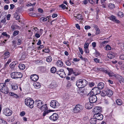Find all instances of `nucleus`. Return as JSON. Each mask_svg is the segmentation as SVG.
Masks as SVG:
<instances>
[{"label": "nucleus", "instance_id": "obj_1", "mask_svg": "<svg viewBox=\"0 0 124 124\" xmlns=\"http://www.w3.org/2000/svg\"><path fill=\"white\" fill-rule=\"evenodd\" d=\"M87 83V82L86 80L81 79L77 81L76 85L79 88H82L85 87Z\"/></svg>", "mask_w": 124, "mask_h": 124}, {"label": "nucleus", "instance_id": "obj_2", "mask_svg": "<svg viewBox=\"0 0 124 124\" xmlns=\"http://www.w3.org/2000/svg\"><path fill=\"white\" fill-rule=\"evenodd\" d=\"M25 104L27 106H29L31 108H33L34 106V101L30 98H27L26 99L25 101Z\"/></svg>", "mask_w": 124, "mask_h": 124}, {"label": "nucleus", "instance_id": "obj_3", "mask_svg": "<svg viewBox=\"0 0 124 124\" xmlns=\"http://www.w3.org/2000/svg\"><path fill=\"white\" fill-rule=\"evenodd\" d=\"M113 93V92L111 90L108 89L101 92V95L103 96L107 95L108 96L110 97L111 96Z\"/></svg>", "mask_w": 124, "mask_h": 124}, {"label": "nucleus", "instance_id": "obj_4", "mask_svg": "<svg viewBox=\"0 0 124 124\" xmlns=\"http://www.w3.org/2000/svg\"><path fill=\"white\" fill-rule=\"evenodd\" d=\"M11 76L12 78L16 79L22 78L23 77V74L20 72H14L11 73Z\"/></svg>", "mask_w": 124, "mask_h": 124}, {"label": "nucleus", "instance_id": "obj_5", "mask_svg": "<svg viewBox=\"0 0 124 124\" xmlns=\"http://www.w3.org/2000/svg\"><path fill=\"white\" fill-rule=\"evenodd\" d=\"M100 92V90L98 87H95L92 89L91 92L88 94V96H89L91 94H92V93L93 94V95H95L99 93Z\"/></svg>", "mask_w": 124, "mask_h": 124}, {"label": "nucleus", "instance_id": "obj_6", "mask_svg": "<svg viewBox=\"0 0 124 124\" xmlns=\"http://www.w3.org/2000/svg\"><path fill=\"white\" fill-rule=\"evenodd\" d=\"M97 69L100 71H103L107 74H108L109 76L112 77L115 76V75L113 72L111 71H108L107 70H105L104 68H97Z\"/></svg>", "mask_w": 124, "mask_h": 124}, {"label": "nucleus", "instance_id": "obj_7", "mask_svg": "<svg viewBox=\"0 0 124 124\" xmlns=\"http://www.w3.org/2000/svg\"><path fill=\"white\" fill-rule=\"evenodd\" d=\"M83 109V107L81 105L78 104L75 106L73 109L74 112L75 113H78L81 111Z\"/></svg>", "mask_w": 124, "mask_h": 124}, {"label": "nucleus", "instance_id": "obj_8", "mask_svg": "<svg viewBox=\"0 0 124 124\" xmlns=\"http://www.w3.org/2000/svg\"><path fill=\"white\" fill-rule=\"evenodd\" d=\"M89 96V100L91 103L93 104L95 102L97 101V98L95 95L91 94Z\"/></svg>", "mask_w": 124, "mask_h": 124}, {"label": "nucleus", "instance_id": "obj_9", "mask_svg": "<svg viewBox=\"0 0 124 124\" xmlns=\"http://www.w3.org/2000/svg\"><path fill=\"white\" fill-rule=\"evenodd\" d=\"M50 106L53 108H58L59 106L58 102L54 100L52 101L50 103Z\"/></svg>", "mask_w": 124, "mask_h": 124}, {"label": "nucleus", "instance_id": "obj_10", "mask_svg": "<svg viewBox=\"0 0 124 124\" xmlns=\"http://www.w3.org/2000/svg\"><path fill=\"white\" fill-rule=\"evenodd\" d=\"M4 115L7 116H10L12 113V111L8 108H6L5 109L3 112Z\"/></svg>", "mask_w": 124, "mask_h": 124}, {"label": "nucleus", "instance_id": "obj_11", "mask_svg": "<svg viewBox=\"0 0 124 124\" xmlns=\"http://www.w3.org/2000/svg\"><path fill=\"white\" fill-rule=\"evenodd\" d=\"M56 73L62 78H65L66 76V74L64 71V70L62 69L57 71Z\"/></svg>", "mask_w": 124, "mask_h": 124}, {"label": "nucleus", "instance_id": "obj_12", "mask_svg": "<svg viewBox=\"0 0 124 124\" xmlns=\"http://www.w3.org/2000/svg\"><path fill=\"white\" fill-rule=\"evenodd\" d=\"M108 18L110 20L115 23H119L120 21L116 19V17L115 16L112 15L110 17H108Z\"/></svg>", "mask_w": 124, "mask_h": 124}, {"label": "nucleus", "instance_id": "obj_13", "mask_svg": "<svg viewBox=\"0 0 124 124\" xmlns=\"http://www.w3.org/2000/svg\"><path fill=\"white\" fill-rule=\"evenodd\" d=\"M94 117L97 120H102L103 118V116L101 114L96 113L94 115Z\"/></svg>", "mask_w": 124, "mask_h": 124}, {"label": "nucleus", "instance_id": "obj_14", "mask_svg": "<svg viewBox=\"0 0 124 124\" xmlns=\"http://www.w3.org/2000/svg\"><path fill=\"white\" fill-rule=\"evenodd\" d=\"M58 116L56 113H54L50 117V119L51 120L55 121L58 119Z\"/></svg>", "mask_w": 124, "mask_h": 124}, {"label": "nucleus", "instance_id": "obj_15", "mask_svg": "<svg viewBox=\"0 0 124 124\" xmlns=\"http://www.w3.org/2000/svg\"><path fill=\"white\" fill-rule=\"evenodd\" d=\"M35 104L36 105L37 107L39 108L42 105V104H43V102L42 101L37 100L35 101Z\"/></svg>", "mask_w": 124, "mask_h": 124}, {"label": "nucleus", "instance_id": "obj_16", "mask_svg": "<svg viewBox=\"0 0 124 124\" xmlns=\"http://www.w3.org/2000/svg\"><path fill=\"white\" fill-rule=\"evenodd\" d=\"M101 107L98 106H96L93 109V112H94V114L96 113H99L101 112Z\"/></svg>", "mask_w": 124, "mask_h": 124}, {"label": "nucleus", "instance_id": "obj_17", "mask_svg": "<svg viewBox=\"0 0 124 124\" xmlns=\"http://www.w3.org/2000/svg\"><path fill=\"white\" fill-rule=\"evenodd\" d=\"M30 78L33 81H36L39 79V77L37 75L33 74L31 76Z\"/></svg>", "mask_w": 124, "mask_h": 124}, {"label": "nucleus", "instance_id": "obj_18", "mask_svg": "<svg viewBox=\"0 0 124 124\" xmlns=\"http://www.w3.org/2000/svg\"><path fill=\"white\" fill-rule=\"evenodd\" d=\"M93 105V104L89 102H87L85 104V107L87 109H90L92 108Z\"/></svg>", "mask_w": 124, "mask_h": 124}, {"label": "nucleus", "instance_id": "obj_19", "mask_svg": "<svg viewBox=\"0 0 124 124\" xmlns=\"http://www.w3.org/2000/svg\"><path fill=\"white\" fill-rule=\"evenodd\" d=\"M57 86L56 82L54 81H52L50 85L49 86L51 88H55Z\"/></svg>", "mask_w": 124, "mask_h": 124}, {"label": "nucleus", "instance_id": "obj_20", "mask_svg": "<svg viewBox=\"0 0 124 124\" xmlns=\"http://www.w3.org/2000/svg\"><path fill=\"white\" fill-rule=\"evenodd\" d=\"M0 91L3 93L7 94L8 93L9 91L8 88L6 86V87H5Z\"/></svg>", "mask_w": 124, "mask_h": 124}, {"label": "nucleus", "instance_id": "obj_21", "mask_svg": "<svg viewBox=\"0 0 124 124\" xmlns=\"http://www.w3.org/2000/svg\"><path fill=\"white\" fill-rule=\"evenodd\" d=\"M33 85L37 89H39L41 86L40 84L37 82H36L34 83Z\"/></svg>", "mask_w": 124, "mask_h": 124}, {"label": "nucleus", "instance_id": "obj_22", "mask_svg": "<svg viewBox=\"0 0 124 124\" xmlns=\"http://www.w3.org/2000/svg\"><path fill=\"white\" fill-rule=\"evenodd\" d=\"M39 109L42 111L48 110V108L46 104L42 105Z\"/></svg>", "mask_w": 124, "mask_h": 124}, {"label": "nucleus", "instance_id": "obj_23", "mask_svg": "<svg viewBox=\"0 0 124 124\" xmlns=\"http://www.w3.org/2000/svg\"><path fill=\"white\" fill-rule=\"evenodd\" d=\"M104 87V84L102 82L99 83L97 85V87L100 90L103 89Z\"/></svg>", "mask_w": 124, "mask_h": 124}, {"label": "nucleus", "instance_id": "obj_24", "mask_svg": "<svg viewBox=\"0 0 124 124\" xmlns=\"http://www.w3.org/2000/svg\"><path fill=\"white\" fill-rule=\"evenodd\" d=\"M115 54L113 53H111L107 54V56L109 58L113 59L114 58L115 56Z\"/></svg>", "mask_w": 124, "mask_h": 124}, {"label": "nucleus", "instance_id": "obj_25", "mask_svg": "<svg viewBox=\"0 0 124 124\" xmlns=\"http://www.w3.org/2000/svg\"><path fill=\"white\" fill-rule=\"evenodd\" d=\"M56 64L58 66L61 67L63 66V63L61 61L58 60L56 62Z\"/></svg>", "mask_w": 124, "mask_h": 124}, {"label": "nucleus", "instance_id": "obj_26", "mask_svg": "<svg viewBox=\"0 0 124 124\" xmlns=\"http://www.w3.org/2000/svg\"><path fill=\"white\" fill-rule=\"evenodd\" d=\"M90 121L91 124H95L96 123L97 119L95 117L92 118L90 120Z\"/></svg>", "mask_w": 124, "mask_h": 124}, {"label": "nucleus", "instance_id": "obj_27", "mask_svg": "<svg viewBox=\"0 0 124 124\" xmlns=\"http://www.w3.org/2000/svg\"><path fill=\"white\" fill-rule=\"evenodd\" d=\"M117 78L119 81V82H122L124 83V78H123L122 76L120 75H118Z\"/></svg>", "mask_w": 124, "mask_h": 124}, {"label": "nucleus", "instance_id": "obj_28", "mask_svg": "<svg viewBox=\"0 0 124 124\" xmlns=\"http://www.w3.org/2000/svg\"><path fill=\"white\" fill-rule=\"evenodd\" d=\"M9 94L11 96L15 98L16 99L19 98V96L17 94L14 93L10 92L9 93Z\"/></svg>", "mask_w": 124, "mask_h": 124}, {"label": "nucleus", "instance_id": "obj_29", "mask_svg": "<svg viewBox=\"0 0 124 124\" xmlns=\"http://www.w3.org/2000/svg\"><path fill=\"white\" fill-rule=\"evenodd\" d=\"M25 65L22 63L20 64L19 65V68L21 70H24L25 69Z\"/></svg>", "mask_w": 124, "mask_h": 124}, {"label": "nucleus", "instance_id": "obj_30", "mask_svg": "<svg viewBox=\"0 0 124 124\" xmlns=\"http://www.w3.org/2000/svg\"><path fill=\"white\" fill-rule=\"evenodd\" d=\"M12 88V89L14 90H17L18 89V87L17 85L16 84H14L11 85Z\"/></svg>", "mask_w": 124, "mask_h": 124}, {"label": "nucleus", "instance_id": "obj_31", "mask_svg": "<svg viewBox=\"0 0 124 124\" xmlns=\"http://www.w3.org/2000/svg\"><path fill=\"white\" fill-rule=\"evenodd\" d=\"M74 16L79 20H80L82 19V15L81 14H78V15H74Z\"/></svg>", "mask_w": 124, "mask_h": 124}, {"label": "nucleus", "instance_id": "obj_32", "mask_svg": "<svg viewBox=\"0 0 124 124\" xmlns=\"http://www.w3.org/2000/svg\"><path fill=\"white\" fill-rule=\"evenodd\" d=\"M6 85L5 83H1L0 84V91L2 89L5 87H6Z\"/></svg>", "mask_w": 124, "mask_h": 124}, {"label": "nucleus", "instance_id": "obj_33", "mask_svg": "<svg viewBox=\"0 0 124 124\" xmlns=\"http://www.w3.org/2000/svg\"><path fill=\"white\" fill-rule=\"evenodd\" d=\"M117 104L119 105H121L122 104V100L120 99H117L116 101Z\"/></svg>", "mask_w": 124, "mask_h": 124}, {"label": "nucleus", "instance_id": "obj_34", "mask_svg": "<svg viewBox=\"0 0 124 124\" xmlns=\"http://www.w3.org/2000/svg\"><path fill=\"white\" fill-rule=\"evenodd\" d=\"M117 15L119 17H122L124 16V14L122 12L119 11Z\"/></svg>", "mask_w": 124, "mask_h": 124}, {"label": "nucleus", "instance_id": "obj_35", "mask_svg": "<svg viewBox=\"0 0 124 124\" xmlns=\"http://www.w3.org/2000/svg\"><path fill=\"white\" fill-rule=\"evenodd\" d=\"M67 69L69 71V75H70L72 74H73L74 71L72 68H67Z\"/></svg>", "mask_w": 124, "mask_h": 124}, {"label": "nucleus", "instance_id": "obj_36", "mask_svg": "<svg viewBox=\"0 0 124 124\" xmlns=\"http://www.w3.org/2000/svg\"><path fill=\"white\" fill-rule=\"evenodd\" d=\"M46 61L48 62H50L52 60V57L51 56H48L46 59Z\"/></svg>", "mask_w": 124, "mask_h": 124}, {"label": "nucleus", "instance_id": "obj_37", "mask_svg": "<svg viewBox=\"0 0 124 124\" xmlns=\"http://www.w3.org/2000/svg\"><path fill=\"white\" fill-rule=\"evenodd\" d=\"M14 17L17 20H19L20 19V17L17 13H15L14 14Z\"/></svg>", "mask_w": 124, "mask_h": 124}, {"label": "nucleus", "instance_id": "obj_38", "mask_svg": "<svg viewBox=\"0 0 124 124\" xmlns=\"http://www.w3.org/2000/svg\"><path fill=\"white\" fill-rule=\"evenodd\" d=\"M0 124H7V122L3 119L0 118Z\"/></svg>", "mask_w": 124, "mask_h": 124}, {"label": "nucleus", "instance_id": "obj_39", "mask_svg": "<svg viewBox=\"0 0 124 124\" xmlns=\"http://www.w3.org/2000/svg\"><path fill=\"white\" fill-rule=\"evenodd\" d=\"M56 71L55 68L54 67L52 68L51 69V73H55Z\"/></svg>", "mask_w": 124, "mask_h": 124}, {"label": "nucleus", "instance_id": "obj_40", "mask_svg": "<svg viewBox=\"0 0 124 124\" xmlns=\"http://www.w3.org/2000/svg\"><path fill=\"white\" fill-rule=\"evenodd\" d=\"M23 39H19L18 40L17 45H19L22 44V42Z\"/></svg>", "mask_w": 124, "mask_h": 124}, {"label": "nucleus", "instance_id": "obj_41", "mask_svg": "<svg viewBox=\"0 0 124 124\" xmlns=\"http://www.w3.org/2000/svg\"><path fill=\"white\" fill-rule=\"evenodd\" d=\"M108 7L110 8H113L115 7V5L114 4L112 3H110L108 5Z\"/></svg>", "mask_w": 124, "mask_h": 124}, {"label": "nucleus", "instance_id": "obj_42", "mask_svg": "<svg viewBox=\"0 0 124 124\" xmlns=\"http://www.w3.org/2000/svg\"><path fill=\"white\" fill-rule=\"evenodd\" d=\"M80 74V73L78 72V70H75L73 74L75 76H77L78 75Z\"/></svg>", "mask_w": 124, "mask_h": 124}, {"label": "nucleus", "instance_id": "obj_43", "mask_svg": "<svg viewBox=\"0 0 124 124\" xmlns=\"http://www.w3.org/2000/svg\"><path fill=\"white\" fill-rule=\"evenodd\" d=\"M19 33V31H15L13 34V35L14 36L17 35Z\"/></svg>", "mask_w": 124, "mask_h": 124}, {"label": "nucleus", "instance_id": "obj_44", "mask_svg": "<svg viewBox=\"0 0 124 124\" xmlns=\"http://www.w3.org/2000/svg\"><path fill=\"white\" fill-rule=\"evenodd\" d=\"M29 14L30 16L33 17H36L37 16L36 14L33 13H30Z\"/></svg>", "mask_w": 124, "mask_h": 124}, {"label": "nucleus", "instance_id": "obj_45", "mask_svg": "<svg viewBox=\"0 0 124 124\" xmlns=\"http://www.w3.org/2000/svg\"><path fill=\"white\" fill-rule=\"evenodd\" d=\"M41 19L42 20V21L44 22L46 21L47 19H49L48 16H47L46 17L41 18Z\"/></svg>", "mask_w": 124, "mask_h": 124}, {"label": "nucleus", "instance_id": "obj_46", "mask_svg": "<svg viewBox=\"0 0 124 124\" xmlns=\"http://www.w3.org/2000/svg\"><path fill=\"white\" fill-rule=\"evenodd\" d=\"M40 35H41L39 33V31L38 32H36L35 33V36L37 38H39L40 37Z\"/></svg>", "mask_w": 124, "mask_h": 124}, {"label": "nucleus", "instance_id": "obj_47", "mask_svg": "<svg viewBox=\"0 0 124 124\" xmlns=\"http://www.w3.org/2000/svg\"><path fill=\"white\" fill-rule=\"evenodd\" d=\"M89 45V44L88 43H85L84 45V48H88Z\"/></svg>", "mask_w": 124, "mask_h": 124}, {"label": "nucleus", "instance_id": "obj_48", "mask_svg": "<svg viewBox=\"0 0 124 124\" xmlns=\"http://www.w3.org/2000/svg\"><path fill=\"white\" fill-rule=\"evenodd\" d=\"M32 30L35 33H36V32H38L39 31V29H38L37 28H34Z\"/></svg>", "mask_w": 124, "mask_h": 124}, {"label": "nucleus", "instance_id": "obj_49", "mask_svg": "<svg viewBox=\"0 0 124 124\" xmlns=\"http://www.w3.org/2000/svg\"><path fill=\"white\" fill-rule=\"evenodd\" d=\"M60 7L62 8L63 9H64L66 8V6L65 5H64L63 4H62L60 5Z\"/></svg>", "mask_w": 124, "mask_h": 124}, {"label": "nucleus", "instance_id": "obj_50", "mask_svg": "<svg viewBox=\"0 0 124 124\" xmlns=\"http://www.w3.org/2000/svg\"><path fill=\"white\" fill-rule=\"evenodd\" d=\"M111 47L109 45H107L105 47L106 50H110L111 49Z\"/></svg>", "mask_w": 124, "mask_h": 124}, {"label": "nucleus", "instance_id": "obj_51", "mask_svg": "<svg viewBox=\"0 0 124 124\" xmlns=\"http://www.w3.org/2000/svg\"><path fill=\"white\" fill-rule=\"evenodd\" d=\"M15 66L14 63H12L10 64L9 66L11 69H13L15 67Z\"/></svg>", "mask_w": 124, "mask_h": 124}, {"label": "nucleus", "instance_id": "obj_52", "mask_svg": "<svg viewBox=\"0 0 124 124\" xmlns=\"http://www.w3.org/2000/svg\"><path fill=\"white\" fill-rule=\"evenodd\" d=\"M44 111V112L43 113V115L44 116H46V114H47L49 113L48 110Z\"/></svg>", "mask_w": 124, "mask_h": 124}, {"label": "nucleus", "instance_id": "obj_53", "mask_svg": "<svg viewBox=\"0 0 124 124\" xmlns=\"http://www.w3.org/2000/svg\"><path fill=\"white\" fill-rule=\"evenodd\" d=\"M94 61L96 63L99 62L100 60L97 58H95L94 59Z\"/></svg>", "mask_w": 124, "mask_h": 124}, {"label": "nucleus", "instance_id": "obj_54", "mask_svg": "<svg viewBox=\"0 0 124 124\" xmlns=\"http://www.w3.org/2000/svg\"><path fill=\"white\" fill-rule=\"evenodd\" d=\"M78 49L80 52L81 53V54H83V51L82 49L80 47H79Z\"/></svg>", "mask_w": 124, "mask_h": 124}, {"label": "nucleus", "instance_id": "obj_55", "mask_svg": "<svg viewBox=\"0 0 124 124\" xmlns=\"http://www.w3.org/2000/svg\"><path fill=\"white\" fill-rule=\"evenodd\" d=\"M91 28V27L89 26L86 25L85 27V28L86 30L90 29Z\"/></svg>", "mask_w": 124, "mask_h": 124}, {"label": "nucleus", "instance_id": "obj_56", "mask_svg": "<svg viewBox=\"0 0 124 124\" xmlns=\"http://www.w3.org/2000/svg\"><path fill=\"white\" fill-rule=\"evenodd\" d=\"M109 101L108 99H105L104 100L105 103L106 104H108L109 103Z\"/></svg>", "mask_w": 124, "mask_h": 124}, {"label": "nucleus", "instance_id": "obj_57", "mask_svg": "<svg viewBox=\"0 0 124 124\" xmlns=\"http://www.w3.org/2000/svg\"><path fill=\"white\" fill-rule=\"evenodd\" d=\"M11 59H10L5 64V65L6 66L8 65L9 63H10L11 62Z\"/></svg>", "mask_w": 124, "mask_h": 124}, {"label": "nucleus", "instance_id": "obj_58", "mask_svg": "<svg viewBox=\"0 0 124 124\" xmlns=\"http://www.w3.org/2000/svg\"><path fill=\"white\" fill-rule=\"evenodd\" d=\"M38 10L39 12L40 13H42L43 12V10L41 8H39L38 9Z\"/></svg>", "mask_w": 124, "mask_h": 124}, {"label": "nucleus", "instance_id": "obj_59", "mask_svg": "<svg viewBox=\"0 0 124 124\" xmlns=\"http://www.w3.org/2000/svg\"><path fill=\"white\" fill-rule=\"evenodd\" d=\"M8 5H5L4 6V9L5 10H8Z\"/></svg>", "mask_w": 124, "mask_h": 124}, {"label": "nucleus", "instance_id": "obj_60", "mask_svg": "<svg viewBox=\"0 0 124 124\" xmlns=\"http://www.w3.org/2000/svg\"><path fill=\"white\" fill-rule=\"evenodd\" d=\"M120 58L121 60H124V54H122L120 56Z\"/></svg>", "mask_w": 124, "mask_h": 124}, {"label": "nucleus", "instance_id": "obj_61", "mask_svg": "<svg viewBox=\"0 0 124 124\" xmlns=\"http://www.w3.org/2000/svg\"><path fill=\"white\" fill-rule=\"evenodd\" d=\"M66 63L68 66H70L71 65V63L69 61H67L66 62Z\"/></svg>", "mask_w": 124, "mask_h": 124}, {"label": "nucleus", "instance_id": "obj_62", "mask_svg": "<svg viewBox=\"0 0 124 124\" xmlns=\"http://www.w3.org/2000/svg\"><path fill=\"white\" fill-rule=\"evenodd\" d=\"M25 114V113L24 111H22L20 114V115L21 116H23Z\"/></svg>", "mask_w": 124, "mask_h": 124}, {"label": "nucleus", "instance_id": "obj_63", "mask_svg": "<svg viewBox=\"0 0 124 124\" xmlns=\"http://www.w3.org/2000/svg\"><path fill=\"white\" fill-rule=\"evenodd\" d=\"M82 2L85 5L86 4L88 3V2L87 0H84Z\"/></svg>", "mask_w": 124, "mask_h": 124}, {"label": "nucleus", "instance_id": "obj_64", "mask_svg": "<svg viewBox=\"0 0 124 124\" xmlns=\"http://www.w3.org/2000/svg\"><path fill=\"white\" fill-rule=\"evenodd\" d=\"M76 27L79 30L80 29V27L79 25V24H76Z\"/></svg>", "mask_w": 124, "mask_h": 124}]
</instances>
